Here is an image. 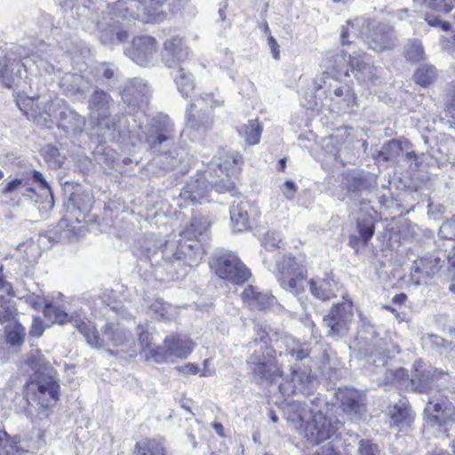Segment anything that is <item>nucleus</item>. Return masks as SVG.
Instances as JSON below:
<instances>
[{"mask_svg":"<svg viewBox=\"0 0 455 455\" xmlns=\"http://www.w3.org/2000/svg\"><path fill=\"white\" fill-rule=\"evenodd\" d=\"M426 411H434L441 413L439 415H428L427 422L431 427H437L440 431L448 433L453 428L455 425V411L450 413L446 407V398H435L430 396L427 403Z\"/></svg>","mask_w":455,"mask_h":455,"instance_id":"nucleus-15","label":"nucleus"},{"mask_svg":"<svg viewBox=\"0 0 455 455\" xmlns=\"http://www.w3.org/2000/svg\"><path fill=\"white\" fill-rule=\"evenodd\" d=\"M405 58L412 62L425 60V52L422 43L419 39H411L404 46Z\"/></svg>","mask_w":455,"mask_h":455,"instance_id":"nucleus-46","label":"nucleus"},{"mask_svg":"<svg viewBox=\"0 0 455 455\" xmlns=\"http://www.w3.org/2000/svg\"><path fill=\"white\" fill-rule=\"evenodd\" d=\"M210 266L221 279L234 283H243L251 275L249 269L233 253H221L212 259Z\"/></svg>","mask_w":455,"mask_h":455,"instance_id":"nucleus-8","label":"nucleus"},{"mask_svg":"<svg viewBox=\"0 0 455 455\" xmlns=\"http://www.w3.org/2000/svg\"><path fill=\"white\" fill-rule=\"evenodd\" d=\"M403 152L402 144L398 140H389L382 147L381 154L387 161L397 158Z\"/></svg>","mask_w":455,"mask_h":455,"instance_id":"nucleus-54","label":"nucleus"},{"mask_svg":"<svg viewBox=\"0 0 455 455\" xmlns=\"http://www.w3.org/2000/svg\"><path fill=\"white\" fill-rule=\"evenodd\" d=\"M200 100L212 110L222 108L225 105V100L218 90L203 93Z\"/></svg>","mask_w":455,"mask_h":455,"instance_id":"nucleus-53","label":"nucleus"},{"mask_svg":"<svg viewBox=\"0 0 455 455\" xmlns=\"http://www.w3.org/2000/svg\"><path fill=\"white\" fill-rule=\"evenodd\" d=\"M313 411L304 402L292 401L283 408V416L287 421L299 424L298 428L303 430L305 424L311 418Z\"/></svg>","mask_w":455,"mask_h":455,"instance_id":"nucleus-27","label":"nucleus"},{"mask_svg":"<svg viewBox=\"0 0 455 455\" xmlns=\"http://www.w3.org/2000/svg\"><path fill=\"white\" fill-rule=\"evenodd\" d=\"M114 100L112 97L101 89H95L88 100L90 118L102 120L110 116V107Z\"/></svg>","mask_w":455,"mask_h":455,"instance_id":"nucleus-24","label":"nucleus"},{"mask_svg":"<svg viewBox=\"0 0 455 455\" xmlns=\"http://www.w3.org/2000/svg\"><path fill=\"white\" fill-rule=\"evenodd\" d=\"M25 451L9 439L5 431L0 430V455H24Z\"/></svg>","mask_w":455,"mask_h":455,"instance_id":"nucleus-48","label":"nucleus"},{"mask_svg":"<svg viewBox=\"0 0 455 455\" xmlns=\"http://www.w3.org/2000/svg\"><path fill=\"white\" fill-rule=\"evenodd\" d=\"M56 105L52 116L58 129L63 131L66 136L81 134L85 126L84 117L65 104L60 105L58 102ZM49 116H52L51 114Z\"/></svg>","mask_w":455,"mask_h":455,"instance_id":"nucleus-13","label":"nucleus"},{"mask_svg":"<svg viewBox=\"0 0 455 455\" xmlns=\"http://www.w3.org/2000/svg\"><path fill=\"white\" fill-rule=\"evenodd\" d=\"M165 0H107L109 14L123 19L132 18L143 23L159 22L163 20L157 7Z\"/></svg>","mask_w":455,"mask_h":455,"instance_id":"nucleus-3","label":"nucleus"},{"mask_svg":"<svg viewBox=\"0 0 455 455\" xmlns=\"http://www.w3.org/2000/svg\"><path fill=\"white\" fill-rule=\"evenodd\" d=\"M351 72L358 81L363 83L371 81L376 76V68L362 59L361 51L357 52L356 59L352 61Z\"/></svg>","mask_w":455,"mask_h":455,"instance_id":"nucleus-36","label":"nucleus"},{"mask_svg":"<svg viewBox=\"0 0 455 455\" xmlns=\"http://www.w3.org/2000/svg\"><path fill=\"white\" fill-rule=\"evenodd\" d=\"M354 316L353 303L344 300L331 307L329 314L323 316V326L327 329L326 336L335 340L346 336L350 329Z\"/></svg>","mask_w":455,"mask_h":455,"instance_id":"nucleus-7","label":"nucleus"},{"mask_svg":"<svg viewBox=\"0 0 455 455\" xmlns=\"http://www.w3.org/2000/svg\"><path fill=\"white\" fill-rule=\"evenodd\" d=\"M414 3L426 4L436 12H449L455 6V0H413Z\"/></svg>","mask_w":455,"mask_h":455,"instance_id":"nucleus-52","label":"nucleus"},{"mask_svg":"<svg viewBox=\"0 0 455 455\" xmlns=\"http://www.w3.org/2000/svg\"><path fill=\"white\" fill-rule=\"evenodd\" d=\"M447 377L448 372L438 369H416L411 379V388L415 392L431 394L436 389L438 381Z\"/></svg>","mask_w":455,"mask_h":455,"instance_id":"nucleus-17","label":"nucleus"},{"mask_svg":"<svg viewBox=\"0 0 455 455\" xmlns=\"http://www.w3.org/2000/svg\"><path fill=\"white\" fill-rule=\"evenodd\" d=\"M27 186V178H16L12 180H5L0 185V193L7 196L16 193H21L23 188Z\"/></svg>","mask_w":455,"mask_h":455,"instance_id":"nucleus-51","label":"nucleus"},{"mask_svg":"<svg viewBox=\"0 0 455 455\" xmlns=\"http://www.w3.org/2000/svg\"><path fill=\"white\" fill-rule=\"evenodd\" d=\"M250 210L251 205L247 201L233 204L230 208V220L235 232H243L250 228Z\"/></svg>","mask_w":455,"mask_h":455,"instance_id":"nucleus-30","label":"nucleus"},{"mask_svg":"<svg viewBox=\"0 0 455 455\" xmlns=\"http://www.w3.org/2000/svg\"><path fill=\"white\" fill-rule=\"evenodd\" d=\"M99 129L101 131V136L109 140H115L117 136V124L114 118L105 117L102 120H94Z\"/></svg>","mask_w":455,"mask_h":455,"instance_id":"nucleus-50","label":"nucleus"},{"mask_svg":"<svg viewBox=\"0 0 455 455\" xmlns=\"http://www.w3.org/2000/svg\"><path fill=\"white\" fill-rule=\"evenodd\" d=\"M208 174L211 178V188H214L219 193L232 192L235 188L234 182L230 180V176L226 173L219 176L221 172L217 168V172H212V164H210Z\"/></svg>","mask_w":455,"mask_h":455,"instance_id":"nucleus-42","label":"nucleus"},{"mask_svg":"<svg viewBox=\"0 0 455 455\" xmlns=\"http://www.w3.org/2000/svg\"><path fill=\"white\" fill-rule=\"evenodd\" d=\"M169 354H170V352H169L167 346L165 345V339H164L162 346H158L156 348H149L145 353V358H146V360L152 359L154 362H156L157 363L172 362L171 355H169Z\"/></svg>","mask_w":455,"mask_h":455,"instance_id":"nucleus-49","label":"nucleus"},{"mask_svg":"<svg viewBox=\"0 0 455 455\" xmlns=\"http://www.w3.org/2000/svg\"><path fill=\"white\" fill-rule=\"evenodd\" d=\"M436 77V68L429 64L420 65L414 74L415 82L421 86H427L433 84Z\"/></svg>","mask_w":455,"mask_h":455,"instance_id":"nucleus-44","label":"nucleus"},{"mask_svg":"<svg viewBox=\"0 0 455 455\" xmlns=\"http://www.w3.org/2000/svg\"><path fill=\"white\" fill-rule=\"evenodd\" d=\"M188 55V49L183 45L180 36H173L164 41L162 58L169 68L180 67Z\"/></svg>","mask_w":455,"mask_h":455,"instance_id":"nucleus-23","label":"nucleus"},{"mask_svg":"<svg viewBox=\"0 0 455 455\" xmlns=\"http://www.w3.org/2000/svg\"><path fill=\"white\" fill-rule=\"evenodd\" d=\"M44 159L49 164L56 167L63 163L64 157L60 155L59 149L52 145H47L43 148Z\"/></svg>","mask_w":455,"mask_h":455,"instance_id":"nucleus-56","label":"nucleus"},{"mask_svg":"<svg viewBox=\"0 0 455 455\" xmlns=\"http://www.w3.org/2000/svg\"><path fill=\"white\" fill-rule=\"evenodd\" d=\"M209 223L205 218H193L190 224L182 231L183 241L195 244L200 243L205 250L204 245L208 237Z\"/></svg>","mask_w":455,"mask_h":455,"instance_id":"nucleus-26","label":"nucleus"},{"mask_svg":"<svg viewBox=\"0 0 455 455\" xmlns=\"http://www.w3.org/2000/svg\"><path fill=\"white\" fill-rule=\"evenodd\" d=\"M325 92H328L330 96L331 111L337 113H350L354 111L356 97L348 85L336 86L331 90V84H329Z\"/></svg>","mask_w":455,"mask_h":455,"instance_id":"nucleus-19","label":"nucleus"},{"mask_svg":"<svg viewBox=\"0 0 455 455\" xmlns=\"http://www.w3.org/2000/svg\"><path fill=\"white\" fill-rule=\"evenodd\" d=\"M196 106L190 104L186 111L187 125L195 130H206L212 124V118L209 114L204 115L200 111L196 110Z\"/></svg>","mask_w":455,"mask_h":455,"instance_id":"nucleus-37","label":"nucleus"},{"mask_svg":"<svg viewBox=\"0 0 455 455\" xmlns=\"http://www.w3.org/2000/svg\"><path fill=\"white\" fill-rule=\"evenodd\" d=\"M356 51L336 50L328 52L326 68L337 75L348 76L352 68V61L356 59Z\"/></svg>","mask_w":455,"mask_h":455,"instance_id":"nucleus-25","label":"nucleus"},{"mask_svg":"<svg viewBox=\"0 0 455 455\" xmlns=\"http://www.w3.org/2000/svg\"><path fill=\"white\" fill-rule=\"evenodd\" d=\"M28 364L35 371V379L28 384V395L39 406L40 419L47 418L50 409L55 405L60 395L56 371L39 352L29 355Z\"/></svg>","mask_w":455,"mask_h":455,"instance_id":"nucleus-1","label":"nucleus"},{"mask_svg":"<svg viewBox=\"0 0 455 455\" xmlns=\"http://www.w3.org/2000/svg\"><path fill=\"white\" fill-rule=\"evenodd\" d=\"M44 315L52 319L54 323L65 324L67 323L72 325L84 337L88 345L92 348H98L102 342L100 340V335L92 322L79 315H68L59 307L52 304H45Z\"/></svg>","mask_w":455,"mask_h":455,"instance_id":"nucleus-5","label":"nucleus"},{"mask_svg":"<svg viewBox=\"0 0 455 455\" xmlns=\"http://www.w3.org/2000/svg\"><path fill=\"white\" fill-rule=\"evenodd\" d=\"M19 108L24 113L28 119L36 121V113L33 109L34 100L26 99L17 101Z\"/></svg>","mask_w":455,"mask_h":455,"instance_id":"nucleus-60","label":"nucleus"},{"mask_svg":"<svg viewBox=\"0 0 455 455\" xmlns=\"http://www.w3.org/2000/svg\"><path fill=\"white\" fill-rule=\"evenodd\" d=\"M315 378L308 370H299L292 367L291 380L279 384V391L283 395H291L296 393L307 395L314 387Z\"/></svg>","mask_w":455,"mask_h":455,"instance_id":"nucleus-16","label":"nucleus"},{"mask_svg":"<svg viewBox=\"0 0 455 455\" xmlns=\"http://www.w3.org/2000/svg\"><path fill=\"white\" fill-rule=\"evenodd\" d=\"M308 284L312 295L321 300H329L335 296L334 282L329 277L313 278Z\"/></svg>","mask_w":455,"mask_h":455,"instance_id":"nucleus-35","label":"nucleus"},{"mask_svg":"<svg viewBox=\"0 0 455 455\" xmlns=\"http://www.w3.org/2000/svg\"><path fill=\"white\" fill-rule=\"evenodd\" d=\"M440 232L443 234L446 238L452 239L455 237V218L443 223L440 228Z\"/></svg>","mask_w":455,"mask_h":455,"instance_id":"nucleus-64","label":"nucleus"},{"mask_svg":"<svg viewBox=\"0 0 455 455\" xmlns=\"http://www.w3.org/2000/svg\"><path fill=\"white\" fill-rule=\"evenodd\" d=\"M341 425L339 419L328 418L322 411H317L312 413L303 431L307 440L314 444H319L334 435Z\"/></svg>","mask_w":455,"mask_h":455,"instance_id":"nucleus-9","label":"nucleus"},{"mask_svg":"<svg viewBox=\"0 0 455 455\" xmlns=\"http://www.w3.org/2000/svg\"><path fill=\"white\" fill-rule=\"evenodd\" d=\"M152 91L146 81L141 78H132L124 88L122 99L131 111L143 110L148 106Z\"/></svg>","mask_w":455,"mask_h":455,"instance_id":"nucleus-12","label":"nucleus"},{"mask_svg":"<svg viewBox=\"0 0 455 455\" xmlns=\"http://www.w3.org/2000/svg\"><path fill=\"white\" fill-rule=\"evenodd\" d=\"M138 334L140 344L142 347L143 352L146 353L149 349V345L151 343V333L145 330L144 327L139 326Z\"/></svg>","mask_w":455,"mask_h":455,"instance_id":"nucleus-63","label":"nucleus"},{"mask_svg":"<svg viewBox=\"0 0 455 455\" xmlns=\"http://www.w3.org/2000/svg\"><path fill=\"white\" fill-rule=\"evenodd\" d=\"M238 132L246 145L254 146L259 142L262 126L258 120H250L247 124L240 126Z\"/></svg>","mask_w":455,"mask_h":455,"instance_id":"nucleus-38","label":"nucleus"},{"mask_svg":"<svg viewBox=\"0 0 455 455\" xmlns=\"http://www.w3.org/2000/svg\"><path fill=\"white\" fill-rule=\"evenodd\" d=\"M151 315L158 321H171L174 318L175 309L163 300H156L149 307Z\"/></svg>","mask_w":455,"mask_h":455,"instance_id":"nucleus-43","label":"nucleus"},{"mask_svg":"<svg viewBox=\"0 0 455 455\" xmlns=\"http://www.w3.org/2000/svg\"><path fill=\"white\" fill-rule=\"evenodd\" d=\"M395 40L393 28L384 23L373 27L371 33L364 37L365 44L374 52L392 49Z\"/></svg>","mask_w":455,"mask_h":455,"instance_id":"nucleus-20","label":"nucleus"},{"mask_svg":"<svg viewBox=\"0 0 455 455\" xmlns=\"http://www.w3.org/2000/svg\"><path fill=\"white\" fill-rule=\"evenodd\" d=\"M25 334V328L18 322L11 323L5 327L6 342L11 346H21Z\"/></svg>","mask_w":455,"mask_h":455,"instance_id":"nucleus-45","label":"nucleus"},{"mask_svg":"<svg viewBox=\"0 0 455 455\" xmlns=\"http://www.w3.org/2000/svg\"><path fill=\"white\" fill-rule=\"evenodd\" d=\"M363 25V20L355 19L354 20H347V24L342 27L340 32V38L342 45H348L351 47L353 45V41L348 40V37L352 36H358L359 28Z\"/></svg>","mask_w":455,"mask_h":455,"instance_id":"nucleus-47","label":"nucleus"},{"mask_svg":"<svg viewBox=\"0 0 455 455\" xmlns=\"http://www.w3.org/2000/svg\"><path fill=\"white\" fill-rule=\"evenodd\" d=\"M24 64L14 56L12 49L0 54V83L3 86L12 89L16 81L20 79V68Z\"/></svg>","mask_w":455,"mask_h":455,"instance_id":"nucleus-18","label":"nucleus"},{"mask_svg":"<svg viewBox=\"0 0 455 455\" xmlns=\"http://www.w3.org/2000/svg\"><path fill=\"white\" fill-rule=\"evenodd\" d=\"M242 164V156L238 153H232L225 158H214L210 164H212V172H217V168L219 169L221 172V174H218L219 176H221L224 172L227 176H232L241 167Z\"/></svg>","mask_w":455,"mask_h":455,"instance_id":"nucleus-34","label":"nucleus"},{"mask_svg":"<svg viewBox=\"0 0 455 455\" xmlns=\"http://www.w3.org/2000/svg\"><path fill=\"white\" fill-rule=\"evenodd\" d=\"M211 190L210 176L207 179L205 174L197 172L186 184L181 192V196L184 200L193 204H201V201L208 196Z\"/></svg>","mask_w":455,"mask_h":455,"instance_id":"nucleus-21","label":"nucleus"},{"mask_svg":"<svg viewBox=\"0 0 455 455\" xmlns=\"http://www.w3.org/2000/svg\"><path fill=\"white\" fill-rule=\"evenodd\" d=\"M357 234L363 243H368L374 235V225L371 220H358L356 224Z\"/></svg>","mask_w":455,"mask_h":455,"instance_id":"nucleus-57","label":"nucleus"},{"mask_svg":"<svg viewBox=\"0 0 455 455\" xmlns=\"http://www.w3.org/2000/svg\"><path fill=\"white\" fill-rule=\"evenodd\" d=\"M165 345L167 346L172 362L176 358H187L194 348L193 341L181 336H168L165 338Z\"/></svg>","mask_w":455,"mask_h":455,"instance_id":"nucleus-33","label":"nucleus"},{"mask_svg":"<svg viewBox=\"0 0 455 455\" xmlns=\"http://www.w3.org/2000/svg\"><path fill=\"white\" fill-rule=\"evenodd\" d=\"M263 245L267 250H275L276 248H283L281 235L278 232L272 231L267 233L263 239Z\"/></svg>","mask_w":455,"mask_h":455,"instance_id":"nucleus-58","label":"nucleus"},{"mask_svg":"<svg viewBox=\"0 0 455 455\" xmlns=\"http://www.w3.org/2000/svg\"><path fill=\"white\" fill-rule=\"evenodd\" d=\"M439 269L437 259H419L415 260L411 266V279L415 285H419L427 277L436 274Z\"/></svg>","mask_w":455,"mask_h":455,"instance_id":"nucleus-28","label":"nucleus"},{"mask_svg":"<svg viewBox=\"0 0 455 455\" xmlns=\"http://www.w3.org/2000/svg\"><path fill=\"white\" fill-rule=\"evenodd\" d=\"M425 20L427 22L428 26L438 28L440 30L448 31L451 29V24L448 21L440 20L438 17L426 15Z\"/></svg>","mask_w":455,"mask_h":455,"instance_id":"nucleus-62","label":"nucleus"},{"mask_svg":"<svg viewBox=\"0 0 455 455\" xmlns=\"http://www.w3.org/2000/svg\"><path fill=\"white\" fill-rule=\"evenodd\" d=\"M254 331H255V338L252 341H250L248 343L249 347H255L259 342L260 343V346L263 347V349H265V346H267V338L268 334L266 331V329L259 323L254 324Z\"/></svg>","mask_w":455,"mask_h":455,"instance_id":"nucleus-59","label":"nucleus"},{"mask_svg":"<svg viewBox=\"0 0 455 455\" xmlns=\"http://www.w3.org/2000/svg\"><path fill=\"white\" fill-rule=\"evenodd\" d=\"M16 309L12 301L0 295V323L6 322L14 317Z\"/></svg>","mask_w":455,"mask_h":455,"instance_id":"nucleus-55","label":"nucleus"},{"mask_svg":"<svg viewBox=\"0 0 455 455\" xmlns=\"http://www.w3.org/2000/svg\"><path fill=\"white\" fill-rule=\"evenodd\" d=\"M242 299L244 303L254 309L264 310L272 306L275 297L268 292H261L257 287L249 285L242 292Z\"/></svg>","mask_w":455,"mask_h":455,"instance_id":"nucleus-29","label":"nucleus"},{"mask_svg":"<svg viewBox=\"0 0 455 455\" xmlns=\"http://www.w3.org/2000/svg\"><path fill=\"white\" fill-rule=\"evenodd\" d=\"M390 427H398L400 430L406 428L414 419L411 408L406 402H400L394 405L390 411Z\"/></svg>","mask_w":455,"mask_h":455,"instance_id":"nucleus-31","label":"nucleus"},{"mask_svg":"<svg viewBox=\"0 0 455 455\" xmlns=\"http://www.w3.org/2000/svg\"><path fill=\"white\" fill-rule=\"evenodd\" d=\"M17 253V257L28 264L35 263L41 255L39 246L33 240L20 243Z\"/></svg>","mask_w":455,"mask_h":455,"instance_id":"nucleus-41","label":"nucleus"},{"mask_svg":"<svg viewBox=\"0 0 455 455\" xmlns=\"http://www.w3.org/2000/svg\"><path fill=\"white\" fill-rule=\"evenodd\" d=\"M100 340L102 342L100 348L104 346H113L120 347L121 352L128 353L131 357L136 354L134 349L135 343L132 335L124 328L121 327L119 323H106L102 327V337H100Z\"/></svg>","mask_w":455,"mask_h":455,"instance_id":"nucleus-11","label":"nucleus"},{"mask_svg":"<svg viewBox=\"0 0 455 455\" xmlns=\"http://www.w3.org/2000/svg\"><path fill=\"white\" fill-rule=\"evenodd\" d=\"M277 280L285 291L299 296L305 291L307 271L306 267L291 255H285L276 262Z\"/></svg>","mask_w":455,"mask_h":455,"instance_id":"nucleus-4","label":"nucleus"},{"mask_svg":"<svg viewBox=\"0 0 455 455\" xmlns=\"http://www.w3.org/2000/svg\"><path fill=\"white\" fill-rule=\"evenodd\" d=\"M247 367L257 382L273 381L280 373V368L272 347L262 346L255 350L246 360Z\"/></svg>","mask_w":455,"mask_h":455,"instance_id":"nucleus-6","label":"nucleus"},{"mask_svg":"<svg viewBox=\"0 0 455 455\" xmlns=\"http://www.w3.org/2000/svg\"><path fill=\"white\" fill-rule=\"evenodd\" d=\"M175 138L173 124L167 118L152 119L146 133L145 142L154 152L162 153Z\"/></svg>","mask_w":455,"mask_h":455,"instance_id":"nucleus-10","label":"nucleus"},{"mask_svg":"<svg viewBox=\"0 0 455 455\" xmlns=\"http://www.w3.org/2000/svg\"><path fill=\"white\" fill-rule=\"evenodd\" d=\"M337 399L339 400L342 410L350 417L352 421L360 419L365 411L363 398L354 389H339Z\"/></svg>","mask_w":455,"mask_h":455,"instance_id":"nucleus-22","label":"nucleus"},{"mask_svg":"<svg viewBox=\"0 0 455 455\" xmlns=\"http://www.w3.org/2000/svg\"><path fill=\"white\" fill-rule=\"evenodd\" d=\"M173 76L180 93L183 97H188L195 89V81L192 74L184 67H179Z\"/></svg>","mask_w":455,"mask_h":455,"instance_id":"nucleus-39","label":"nucleus"},{"mask_svg":"<svg viewBox=\"0 0 455 455\" xmlns=\"http://www.w3.org/2000/svg\"><path fill=\"white\" fill-rule=\"evenodd\" d=\"M134 455H167V453L160 442L155 439H144L136 443Z\"/></svg>","mask_w":455,"mask_h":455,"instance_id":"nucleus-40","label":"nucleus"},{"mask_svg":"<svg viewBox=\"0 0 455 455\" xmlns=\"http://www.w3.org/2000/svg\"><path fill=\"white\" fill-rule=\"evenodd\" d=\"M156 52V40L149 36H142L133 38L132 45L124 53L137 65L146 67L153 62Z\"/></svg>","mask_w":455,"mask_h":455,"instance_id":"nucleus-14","label":"nucleus"},{"mask_svg":"<svg viewBox=\"0 0 455 455\" xmlns=\"http://www.w3.org/2000/svg\"><path fill=\"white\" fill-rule=\"evenodd\" d=\"M357 455H379L378 446L369 440H360Z\"/></svg>","mask_w":455,"mask_h":455,"instance_id":"nucleus-61","label":"nucleus"},{"mask_svg":"<svg viewBox=\"0 0 455 455\" xmlns=\"http://www.w3.org/2000/svg\"><path fill=\"white\" fill-rule=\"evenodd\" d=\"M344 184L352 192L369 191L376 184L374 177L363 172L354 171L344 176Z\"/></svg>","mask_w":455,"mask_h":455,"instance_id":"nucleus-32","label":"nucleus"},{"mask_svg":"<svg viewBox=\"0 0 455 455\" xmlns=\"http://www.w3.org/2000/svg\"><path fill=\"white\" fill-rule=\"evenodd\" d=\"M143 254L152 266L166 267L170 275L177 272L183 265H197L204 256V249L200 243L191 244L187 241H166L160 247H144Z\"/></svg>","mask_w":455,"mask_h":455,"instance_id":"nucleus-2","label":"nucleus"}]
</instances>
